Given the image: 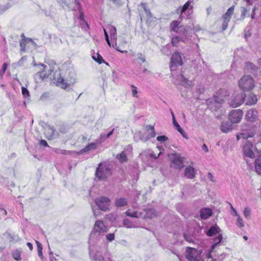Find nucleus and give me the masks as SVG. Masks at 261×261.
<instances>
[{"label":"nucleus","instance_id":"1","mask_svg":"<svg viewBox=\"0 0 261 261\" xmlns=\"http://www.w3.org/2000/svg\"><path fill=\"white\" fill-rule=\"evenodd\" d=\"M108 230V227L100 220L96 221L93 230L89 238V254L95 261H112L105 248H100L95 246V243L103 237V234Z\"/></svg>","mask_w":261,"mask_h":261},{"label":"nucleus","instance_id":"2","mask_svg":"<svg viewBox=\"0 0 261 261\" xmlns=\"http://www.w3.org/2000/svg\"><path fill=\"white\" fill-rule=\"evenodd\" d=\"M228 95V92L224 89L219 90L214 95L213 99L207 101L209 107L214 111L221 107V105L224 101L225 98Z\"/></svg>","mask_w":261,"mask_h":261},{"label":"nucleus","instance_id":"3","mask_svg":"<svg viewBox=\"0 0 261 261\" xmlns=\"http://www.w3.org/2000/svg\"><path fill=\"white\" fill-rule=\"evenodd\" d=\"M155 133L153 126L147 125L144 132H139L135 134L134 138L135 141H147L150 139L154 137Z\"/></svg>","mask_w":261,"mask_h":261},{"label":"nucleus","instance_id":"4","mask_svg":"<svg viewBox=\"0 0 261 261\" xmlns=\"http://www.w3.org/2000/svg\"><path fill=\"white\" fill-rule=\"evenodd\" d=\"M238 85L243 91H250L254 87V81L250 75H244L239 81Z\"/></svg>","mask_w":261,"mask_h":261},{"label":"nucleus","instance_id":"5","mask_svg":"<svg viewBox=\"0 0 261 261\" xmlns=\"http://www.w3.org/2000/svg\"><path fill=\"white\" fill-rule=\"evenodd\" d=\"M256 129L254 126H249L247 125H243L241 129V132L237 135V140L241 138L247 139L249 138H252L255 134Z\"/></svg>","mask_w":261,"mask_h":261},{"label":"nucleus","instance_id":"6","mask_svg":"<svg viewBox=\"0 0 261 261\" xmlns=\"http://www.w3.org/2000/svg\"><path fill=\"white\" fill-rule=\"evenodd\" d=\"M245 95L242 92L234 93L231 97L228 103L233 108H237L241 106L244 101Z\"/></svg>","mask_w":261,"mask_h":261},{"label":"nucleus","instance_id":"7","mask_svg":"<svg viewBox=\"0 0 261 261\" xmlns=\"http://www.w3.org/2000/svg\"><path fill=\"white\" fill-rule=\"evenodd\" d=\"M111 174L110 169L105 165L101 163L99 164L96 169L95 175L99 179H104Z\"/></svg>","mask_w":261,"mask_h":261},{"label":"nucleus","instance_id":"8","mask_svg":"<svg viewBox=\"0 0 261 261\" xmlns=\"http://www.w3.org/2000/svg\"><path fill=\"white\" fill-rule=\"evenodd\" d=\"M180 24V21L178 20L173 21L170 25L171 30L180 35L187 34L186 27Z\"/></svg>","mask_w":261,"mask_h":261},{"label":"nucleus","instance_id":"9","mask_svg":"<svg viewBox=\"0 0 261 261\" xmlns=\"http://www.w3.org/2000/svg\"><path fill=\"white\" fill-rule=\"evenodd\" d=\"M234 9V6H231L227 10L226 12L222 15L221 21L222 22V26L223 30H225L227 28L228 23L233 13Z\"/></svg>","mask_w":261,"mask_h":261},{"label":"nucleus","instance_id":"10","mask_svg":"<svg viewBox=\"0 0 261 261\" xmlns=\"http://www.w3.org/2000/svg\"><path fill=\"white\" fill-rule=\"evenodd\" d=\"M95 202L99 208L103 211H107L110 205V199L104 196L97 198L95 199Z\"/></svg>","mask_w":261,"mask_h":261},{"label":"nucleus","instance_id":"11","mask_svg":"<svg viewBox=\"0 0 261 261\" xmlns=\"http://www.w3.org/2000/svg\"><path fill=\"white\" fill-rule=\"evenodd\" d=\"M186 258L191 261H200V255L199 251L193 248L189 247L187 249Z\"/></svg>","mask_w":261,"mask_h":261},{"label":"nucleus","instance_id":"12","mask_svg":"<svg viewBox=\"0 0 261 261\" xmlns=\"http://www.w3.org/2000/svg\"><path fill=\"white\" fill-rule=\"evenodd\" d=\"M254 151H257V150L255 147H253L252 144L248 141L243 146V153L246 157L251 159L255 158Z\"/></svg>","mask_w":261,"mask_h":261},{"label":"nucleus","instance_id":"13","mask_svg":"<svg viewBox=\"0 0 261 261\" xmlns=\"http://www.w3.org/2000/svg\"><path fill=\"white\" fill-rule=\"evenodd\" d=\"M171 166L176 169H180L184 167L183 158L177 153H174L171 156Z\"/></svg>","mask_w":261,"mask_h":261},{"label":"nucleus","instance_id":"14","mask_svg":"<svg viewBox=\"0 0 261 261\" xmlns=\"http://www.w3.org/2000/svg\"><path fill=\"white\" fill-rule=\"evenodd\" d=\"M182 64V59L179 53H174L171 58L170 69L171 71L175 70L176 67Z\"/></svg>","mask_w":261,"mask_h":261},{"label":"nucleus","instance_id":"15","mask_svg":"<svg viewBox=\"0 0 261 261\" xmlns=\"http://www.w3.org/2000/svg\"><path fill=\"white\" fill-rule=\"evenodd\" d=\"M243 111L241 110H234L229 113V120L233 123L239 122L242 118Z\"/></svg>","mask_w":261,"mask_h":261},{"label":"nucleus","instance_id":"16","mask_svg":"<svg viewBox=\"0 0 261 261\" xmlns=\"http://www.w3.org/2000/svg\"><path fill=\"white\" fill-rule=\"evenodd\" d=\"M174 83L176 85H182L186 88L190 87L192 85V82L188 81L181 74H180L177 76L176 81H174Z\"/></svg>","mask_w":261,"mask_h":261},{"label":"nucleus","instance_id":"17","mask_svg":"<svg viewBox=\"0 0 261 261\" xmlns=\"http://www.w3.org/2000/svg\"><path fill=\"white\" fill-rule=\"evenodd\" d=\"M107 29H108L109 30V33H110V37H111V39L112 40V41H113L115 45H113V47H115V48L117 49V50H118V49H117L116 48V46H117V43H116V40H117V30H116V28L114 27L113 25H108V27H107ZM119 51H120L119 50Z\"/></svg>","mask_w":261,"mask_h":261},{"label":"nucleus","instance_id":"18","mask_svg":"<svg viewBox=\"0 0 261 261\" xmlns=\"http://www.w3.org/2000/svg\"><path fill=\"white\" fill-rule=\"evenodd\" d=\"M258 112L254 109L249 110L246 115V119L249 121L254 122L257 119Z\"/></svg>","mask_w":261,"mask_h":261},{"label":"nucleus","instance_id":"19","mask_svg":"<svg viewBox=\"0 0 261 261\" xmlns=\"http://www.w3.org/2000/svg\"><path fill=\"white\" fill-rule=\"evenodd\" d=\"M183 36L180 37L179 36H175L172 38V44L173 46H177L180 42H185L188 40L187 34L182 35Z\"/></svg>","mask_w":261,"mask_h":261},{"label":"nucleus","instance_id":"20","mask_svg":"<svg viewBox=\"0 0 261 261\" xmlns=\"http://www.w3.org/2000/svg\"><path fill=\"white\" fill-rule=\"evenodd\" d=\"M38 65H40L42 68L40 69L41 71L37 72L36 76H39L40 79L41 80H43L44 79L47 78L49 76V74L45 72V69L46 68V66L43 64H40Z\"/></svg>","mask_w":261,"mask_h":261},{"label":"nucleus","instance_id":"21","mask_svg":"<svg viewBox=\"0 0 261 261\" xmlns=\"http://www.w3.org/2000/svg\"><path fill=\"white\" fill-rule=\"evenodd\" d=\"M68 7L73 11L80 10L81 9L80 0H72V2L68 3L67 1L65 2Z\"/></svg>","mask_w":261,"mask_h":261},{"label":"nucleus","instance_id":"22","mask_svg":"<svg viewBox=\"0 0 261 261\" xmlns=\"http://www.w3.org/2000/svg\"><path fill=\"white\" fill-rule=\"evenodd\" d=\"M195 174L196 170L193 167L189 166L186 168L185 175L187 178L192 179L195 177Z\"/></svg>","mask_w":261,"mask_h":261},{"label":"nucleus","instance_id":"23","mask_svg":"<svg viewBox=\"0 0 261 261\" xmlns=\"http://www.w3.org/2000/svg\"><path fill=\"white\" fill-rule=\"evenodd\" d=\"M45 135L48 139H52L56 137V132L53 127L48 126L45 129Z\"/></svg>","mask_w":261,"mask_h":261},{"label":"nucleus","instance_id":"24","mask_svg":"<svg viewBox=\"0 0 261 261\" xmlns=\"http://www.w3.org/2000/svg\"><path fill=\"white\" fill-rule=\"evenodd\" d=\"M54 80L56 81L57 85L60 86L62 88L65 89L69 85L65 82V80L62 77H58L57 79V72H56Z\"/></svg>","mask_w":261,"mask_h":261},{"label":"nucleus","instance_id":"25","mask_svg":"<svg viewBox=\"0 0 261 261\" xmlns=\"http://www.w3.org/2000/svg\"><path fill=\"white\" fill-rule=\"evenodd\" d=\"M97 144L95 143H91L87 145L84 148L81 150L77 152L79 154H83L85 152L94 150L96 148Z\"/></svg>","mask_w":261,"mask_h":261},{"label":"nucleus","instance_id":"26","mask_svg":"<svg viewBox=\"0 0 261 261\" xmlns=\"http://www.w3.org/2000/svg\"><path fill=\"white\" fill-rule=\"evenodd\" d=\"M213 214L212 210L208 208H203L200 210V216L203 219H206Z\"/></svg>","mask_w":261,"mask_h":261},{"label":"nucleus","instance_id":"27","mask_svg":"<svg viewBox=\"0 0 261 261\" xmlns=\"http://www.w3.org/2000/svg\"><path fill=\"white\" fill-rule=\"evenodd\" d=\"M123 226L127 228H138L139 225L136 222H133L128 219H125L123 220Z\"/></svg>","mask_w":261,"mask_h":261},{"label":"nucleus","instance_id":"28","mask_svg":"<svg viewBox=\"0 0 261 261\" xmlns=\"http://www.w3.org/2000/svg\"><path fill=\"white\" fill-rule=\"evenodd\" d=\"M232 129V124L229 122H223L221 126V130L222 132L227 133Z\"/></svg>","mask_w":261,"mask_h":261},{"label":"nucleus","instance_id":"29","mask_svg":"<svg viewBox=\"0 0 261 261\" xmlns=\"http://www.w3.org/2000/svg\"><path fill=\"white\" fill-rule=\"evenodd\" d=\"M257 101L256 96L253 93H250L247 97L246 104L247 105H253L256 103Z\"/></svg>","mask_w":261,"mask_h":261},{"label":"nucleus","instance_id":"30","mask_svg":"<svg viewBox=\"0 0 261 261\" xmlns=\"http://www.w3.org/2000/svg\"><path fill=\"white\" fill-rule=\"evenodd\" d=\"M220 232V228L217 225H215L210 228V229L206 232V234L208 236L212 237L216 234H219Z\"/></svg>","mask_w":261,"mask_h":261},{"label":"nucleus","instance_id":"31","mask_svg":"<svg viewBox=\"0 0 261 261\" xmlns=\"http://www.w3.org/2000/svg\"><path fill=\"white\" fill-rule=\"evenodd\" d=\"M245 69L251 72H255L257 70L256 66L251 62H247L245 64Z\"/></svg>","mask_w":261,"mask_h":261},{"label":"nucleus","instance_id":"32","mask_svg":"<svg viewBox=\"0 0 261 261\" xmlns=\"http://www.w3.org/2000/svg\"><path fill=\"white\" fill-rule=\"evenodd\" d=\"M127 204V200L124 198H117L115 199V205L117 207L124 206Z\"/></svg>","mask_w":261,"mask_h":261},{"label":"nucleus","instance_id":"33","mask_svg":"<svg viewBox=\"0 0 261 261\" xmlns=\"http://www.w3.org/2000/svg\"><path fill=\"white\" fill-rule=\"evenodd\" d=\"M171 114H172V117L173 125L174 127L178 132H179L181 134H183L184 131L182 129V128L180 126V125L178 124L177 122L176 121L173 113L172 112Z\"/></svg>","mask_w":261,"mask_h":261},{"label":"nucleus","instance_id":"34","mask_svg":"<svg viewBox=\"0 0 261 261\" xmlns=\"http://www.w3.org/2000/svg\"><path fill=\"white\" fill-rule=\"evenodd\" d=\"M192 3V0H188L183 6V7L180 8V17L181 16V15L187 10L191 8V9H192V6H191V3Z\"/></svg>","mask_w":261,"mask_h":261},{"label":"nucleus","instance_id":"35","mask_svg":"<svg viewBox=\"0 0 261 261\" xmlns=\"http://www.w3.org/2000/svg\"><path fill=\"white\" fill-rule=\"evenodd\" d=\"M255 168L256 172L258 174H261V157H259L255 160Z\"/></svg>","mask_w":261,"mask_h":261},{"label":"nucleus","instance_id":"36","mask_svg":"<svg viewBox=\"0 0 261 261\" xmlns=\"http://www.w3.org/2000/svg\"><path fill=\"white\" fill-rule=\"evenodd\" d=\"M116 158L121 163L126 162L127 160L126 154L125 153V151H123L121 153L117 154Z\"/></svg>","mask_w":261,"mask_h":261},{"label":"nucleus","instance_id":"37","mask_svg":"<svg viewBox=\"0 0 261 261\" xmlns=\"http://www.w3.org/2000/svg\"><path fill=\"white\" fill-rule=\"evenodd\" d=\"M12 256L14 259L19 261L21 259V251L18 249L14 250L12 253Z\"/></svg>","mask_w":261,"mask_h":261},{"label":"nucleus","instance_id":"38","mask_svg":"<svg viewBox=\"0 0 261 261\" xmlns=\"http://www.w3.org/2000/svg\"><path fill=\"white\" fill-rule=\"evenodd\" d=\"M114 129L113 128L111 131L108 133L107 135L105 134H101L100 135V142H102L106 140V139L110 137L113 133Z\"/></svg>","mask_w":261,"mask_h":261},{"label":"nucleus","instance_id":"39","mask_svg":"<svg viewBox=\"0 0 261 261\" xmlns=\"http://www.w3.org/2000/svg\"><path fill=\"white\" fill-rule=\"evenodd\" d=\"M92 58L99 64L105 62L102 57L98 53L96 54L95 55L92 56Z\"/></svg>","mask_w":261,"mask_h":261},{"label":"nucleus","instance_id":"40","mask_svg":"<svg viewBox=\"0 0 261 261\" xmlns=\"http://www.w3.org/2000/svg\"><path fill=\"white\" fill-rule=\"evenodd\" d=\"M37 246V250H38V256L41 258H42L43 257V253H42V244L36 241Z\"/></svg>","mask_w":261,"mask_h":261},{"label":"nucleus","instance_id":"41","mask_svg":"<svg viewBox=\"0 0 261 261\" xmlns=\"http://www.w3.org/2000/svg\"><path fill=\"white\" fill-rule=\"evenodd\" d=\"M54 151L57 154H71L72 152L70 151H67L64 149H61L60 148H56Z\"/></svg>","mask_w":261,"mask_h":261},{"label":"nucleus","instance_id":"42","mask_svg":"<svg viewBox=\"0 0 261 261\" xmlns=\"http://www.w3.org/2000/svg\"><path fill=\"white\" fill-rule=\"evenodd\" d=\"M126 215L127 216H129L133 218H138V214L136 211H133L132 210L129 209L126 212Z\"/></svg>","mask_w":261,"mask_h":261},{"label":"nucleus","instance_id":"43","mask_svg":"<svg viewBox=\"0 0 261 261\" xmlns=\"http://www.w3.org/2000/svg\"><path fill=\"white\" fill-rule=\"evenodd\" d=\"M154 216H155L154 210L153 209H149L146 212V215L145 217L146 218H152Z\"/></svg>","mask_w":261,"mask_h":261},{"label":"nucleus","instance_id":"44","mask_svg":"<svg viewBox=\"0 0 261 261\" xmlns=\"http://www.w3.org/2000/svg\"><path fill=\"white\" fill-rule=\"evenodd\" d=\"M236 225L239 228H242L244 226V223L240 216H238L237 218Z\"/></svg>","mask_w":261,"mask_h":261},{"label":"nucleus","instance_id":"45","mask_svg":"<svg viewBox=\"0 0 261 261\" xmlns=\"http://www.w3.org/2000/svg\"><path fill=\"white\" fill-rule=\"evenodd\" d=\"M222 239V236L221 234H218V236L214 239V244L212 246L214 248V247L221 242Z\"/></svg>","mask_w":261,"mask_h":261},{"label":"nucleus","instance_id":"46","mask_svg":"<svg viewBox=\"0 0 261 261\" xmlns=\"http://www.w3.org/2000/svg\"><path fill=\"white\" fill-rule=\"evenodd\" d=\"M243 213L246 219H249L251 214V210L248 207H246L244 209Z\"/></svg>","mask_w":261,"mask_h":261},{"label":"nucleus","instance_id":"47","mask_svg":"<svg viewBox=\"0 0 261 261\" xmlns=\"http://www.w3.org/2000/svg\"><path fill=\"white\" fill-rule=\"evenodd\" d=\"M132 96L135 97H138V90L137 88L134 85L130 86Z\"/></svg>","mask_w":261,"mask_h":261},{"label":"nucleus","instance_id":"48","mask_svg":"<svg viewBox=\"0 0 261 261\" xmlns=\"http://www.w3.org/2000/svg\"><path fill=\"white\" fill-rule=\"evenodd\" d=\"M21 90H22V94L23 96H24V97L27 98V97H29L30 96L29 91L26 88L22 87L21 88Z\"/></svg>","mask_w":261,"mask_h":261},{"label":"nucleus","instance_id":"49","mask_svg":"<svg viewBox=\"0 0 261 261\" xmlns=\"http://www.w3.org/2000/svg\"><path fill=\"white\" fill-rule=\"evenodd\" d=\"M156 140L159 142H164L166 141H167L168 138L165 136H161L157 137Z\"/></svg>","mask_w":261,"mask_h":261},{"label":"nucleus","instance_id":"50","mask_svg":"<svg viewBox=\"0 0 261 261\" xmlns=\"http://www.w3.org/2000/svg\"><path fill=\"white\" fill-rule=\"evenodd\" d=\"M103 29L105 36L106 38V40L108 44L109 45V46H111V42H110L108 34L104 28H103Z\"/></svg>","mask_w":261,"mask_h":261},{"label":"nucleus","instance_id":"51","mask_svg":"<svg viewBox=\"0 0 261 261\" xmlns=\"http://www.w3.org/2000/svg\"><path fill=\"white\" fill-rule=\"evenodd\" d=\"M109 241H112L114 240L115 236L114 233H109L106 236Z\"/></svg>","mask_w":261,"mask_h":261},{"label":"nucleus","instance_id":"52","mask_svg":"<svg viewBox=\"0 0 261 261\" xmlns=\"http://www.w3.org/2000/svg\"><path fill=\"white\" fill-rule=\"evenodd\" d=\"M20 51H25V40H22L20 42Z\"/></svg>","mask_w":261,"mask_h":261},{"label":"nucleus","instance_id":"53","mask_svg":"<svg viewBox=\"0 0 261 261\" xmlns=\"http://www.w3.org/2000/svg\"><path fill=\"white\" fill-rule=\"evenodd\" d=\"M255 142L256 143H261V133L254 138V142Z\"/></svg>","mask_w":261,"mask_h":261},{"label":"nucleus","instance_id":"54","mask_svg":"<svg viewBox=\"0 0 261 261\" xmlns=\"http://www.w3.org/2000/svg\"><path fill=\"white\" fill-rule=\"evenodd\" d=\"M138 56V59L140 61V62L143 63L145 61V58L144 56H142V54H139Z\"/></svg>","mask_w":261,"mask_h":261},{"label":"nucleus","instance_id":"55","mask_svg":"<svg viewBox=\"0 0 261 261\" xmlns=\"http://www.w3.org/2000/svg\"><path fill=\"white\" fill-rule=\"evenodd\" d=\"M7 68V63H4L2 66V68L1 70V73L4 74Z\"/></svg>","mask_w":261,"mask_h":261},{"label":"nucleus","instance_id":"56","mask_svg":"<svg viewBox=\"0 0 261 261\" xmlns=\"http://www.w3.org/2000/svg\"><path fill=\"white\" fill-rule=\"evenodd\" d=\"M184 238L188 242L191 243L193 242V239L191 237L188 236L187 234H184Z\"/></svg>","mask_w":261,"mask_h":261},{"label":"nucleus","instance_id":"57","mask_svg":"<svg viewBox=\"0 0 261 261\" xmlns=\"http://www.w3.org/2000/svg\"><path fill=\"white\" fill-rule=\"evenodd\" d=\"M202 149L203 151H204L205 152H208V149L207 146L206 144H203L202 146Z\"/></svg>","mask_w":261,"mask_h":261},{"label":"nucleus","instance_id":"58","mask_svg":"<svg viewBox=\"0 0 261 261\" xmlns=\"http://www.w3.org/2000/svg\"><path fill=\"white\" fill-rule=\"evenodd\" d=\"M40 145H41L43 146H47V143L46 141L44 140H41L40 141Z\"/></svg>","mask_w":261,"mask_h":261},{"label":"nucleus","instance_id":"59","mask_svg":"<svg viewBox=\"0 0 261 261\" xmlns=\"http://www.w3.org/2000/svg\"><path fill=\"white\" fill-rule=\"evenodd\" d=\"M80 12V16H79V19L82 20V21H84V13L81 11V10H79Z\"/></svg>","mask_w":261,"mask_h":261},{"label":"nucleus","instance_id":"60","mask_svg":"<svg viewBox=\"0 0 261 261\" xmlns=\"http://www.w3.org/2000/svg\"><path fill=\"white\" fill-rule=\"evenodd\" d=\"M27 245L29 247V248L30 249V250H33V245H32V243H31L30 242H28Z\"/></svg>","mask_w":261,"mask_h":261},{"label":"nucleus","instance_id":"61","mask_svg":"<svg viewBox=\"0 0 261 261\" xmlns=\"http://www.w3.org/2000/svg\"><path fill=\"white\" fill-rule=\"evenodd\" d=\"M256 10V7H254L252 10V13L251 14V18L254 19V15H255V11Z\"/></svg>","mask_w":261,"mask_h":261},{"label":"nucleus","instance_id":"62","mask_svg":"<svg viewBox=\"0 0 261 261\" xmlns=\"http://www.w3.org/2000/svg\"><path fill=\"white\" fill-rule=\"evenodd\" d=\"M232 215L236 216V217H238V216H240L237 212V211H236V209H233V211L232 212Z\"/></svg>","mask_w":261,"mask_h":261},{"label":"nucleus","instance_id":"63","mask_svg":"<svg viewBox=\"0 0 261 261\" xmlns=\"http://www.w3.org/2000/svg\"><path fill=\"white\" fill-rule=\"evenodd\" d=\"M257 63L258 64V68L260 69L261 72V58L258 60Z\"/></svg>","mask_w":261,"mask_h":261},{"label":"nucleus","instance_id":"64","mask_svg":"<svg viewBox=\"0 0 261 261\" xmlns=\"http://www.w3.org/2000/svg\"><path fill=\"white\" fill-rule=\"evenodd\" d=\"M159 155H160V153L158 154V156H156L153 153H150V156L151 158H154V159H157L159 157Z\"/></svg>","mask_w":261,"mask_h":261}]
</instances>
